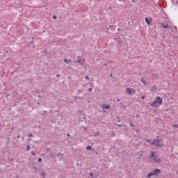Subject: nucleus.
I'll return each mask as SVG.
<instances>
[{"label":"nucleus","mask_w":178,"mask_h":178,"mask_svg":"<svg viewBox=\"0 0 178 178\" xmlns=\"http://www.w3.org/2000/svg\"><path fill=\"white\" fill-rule=\"evenodd\" d=\"M161 173V170L160 169H155L152 170L150 173L147 175V178H151L152 176H158Z\"/></svg>","instance_id":"obj_4"},{"label":"nucleus","mask_w":178,"mask_h":178,"mask_svg":"<svg viewBox=\"0 0 178 178\" xmlns=\"http://www.w3.org/2000/svg\"><path fill=\"white\" fill-rule=\"evenodd\" d=\"M38 98H41V95H38Z\"/></svg>","instance_id":"obj_41"},{"label":"nucleus","mask_w":178,"mask_h":178,"mask_svg":"<svg viewBox=\"0 0 178 178\" xmlns=\"http://www.w3.org/2000/svg\"><path fill=\"white\" fill-rule=\"evenodd\" d=\"M64 62H65V63L69 64V63H70V62H72V60H70V59H69V60H67V59H64Z\"/></svg>","instance_id":"obj_12"},{"label":"nucleus","mask_w":178,"mask_h":178,"mask_svg":"<svg viewBox=\"0 0 178 178\" xmlns=\"http://www.w3.org/2000/svg\"><path fill=\"white\" fill-rule=\"evenodd\" d=\"M22 140L23 141H24V136H22Z\"/></svg>","instance_id":"obj_40"},{"label":"nucleus","mask_w":178,"mask_h":178,"mask_svg":"<svg viewBox=\"0 0 178 178\" xmlns=\"http://www.w3.org/2000/svg\"><path fill=\"white\" fill-rule=\"evenodd\" d=\"M152 76H153V79H154V80H158L159 79V75L158 74H152Z\"/></svg>","instance_id":"obj_8"},{"label":"nucleus","mask_w":178,"mask_h":178,"mask_svg":"<svg viewBox=\"0 0 178 178\" xmlns=\"http://www.w3.org/2000/svg\"><path fill=\"white\" fill-rule=\"evenodd\" d=\"M85 79H86V80H90V77H89L88 76H85Z\"/></svg>","instance_id":"obj_24"},{"label":"nucleus","mask_w":178,"mask_h":178,"mask_svg":"<svg viewBox=\"0 0 178 178\" xmlns=\"http://www.w3.org/2000/svg\"><path fill=\"white\" fill-rule=\"evenodd\" d=\"M156 90H158V88H156V86H154L152 88V91H154V92L156 91Z\"/></svg>","instance_id":"obj_13"},{"label":"nucleus","mask_w":178,"mask_h":178,"mask_svg":"<svg viewBox=\"0 0 178 178\" xmlns=\"http://www.w3.org/2000/svg\"><path fill=\"white\" fill-rule=\"evenodd\" d=\"M59 76H60L59 74H57V75H56V77H59Z\"/></svg>","instance_id":"obj_42"},{"label":"nucleus","mask_w":178,"mask_h":178,"mask_svg":"<svg viewBox=\"0 0 178 178\" xmlns=\"http://www.w3.org/2000/svg\"><path fill=\"white\" fill-rule=\"evenodd\" d=\"M47 152H48L51 151V149L47 148Z\"/></svg>","instance_id":"obj_34"},{"label":"nucleus","mask_w":178,"mask_h":178,"mask_svg":"<svg viewBox=\"0 0 178 178\" xmlns=\"http://www.w3.org/2000/svg\"><path fill=\"white\" fill-rule=\"evenodd\" d=\"M117 101H118V102H119L120 101V99H117Z\"/></svg>","instance_id":"obj_38"},{"label":"nucleus","mask_w":178,"mask_h":178,"mask_svg":"<svg viewBox=\"0 0 178 178\" xmlns=\"http://www.w3.org/2000/svg\"><path fill=\"white\" fill-rule=\"evenodd\" d=\"M113 81H114V82L118 81V79H116V78L114 77V78L113 79Z\"/></svg>","instance_id":"obj_21"},{"label":"nucleus","mask_w":178,"mask_h":178,"mask_svg":"<svg viewBox=\"0 0 178 178\" xmlns=\"http://www.w3.org/2000/svg\"><path fill=\"white\" fill-rule=\"evenodd\" d=\"M83 97H74V101H77L78 99H83Z\"/></svg>","instance_id":"obj_11"},{"label":"nucleus","mask_w":178,"mask_h":178,"mask_svg":"<svg viewBox=\"0 0 178 178\" xmlns=\"http://www.w3.org/2000/svg\"><path fill=\"white\" fill-rule=\"evenodd\" d=\"M90 176H94V174L92 172H91Z\"/></svg>","instance_id":"obj_35"},{"label":"nucleus","mask_w":178,"mask_h":178,"mask_svg":"<svg viewBox=\"0 0 178 178\" xmlns=\"http://www.w3.org/2000/svg\"><path fill=\"white\" fill-rule=\"evenodd\" d=\"M172 127H177V128H178V124H172Z\"/></svg>","instance_id":"obj_20"},{"label":"nucleus","mask_w":178,"mask_h":178,"mask_svg":"<svg viewBox=\"0 0 178 178\" xmlns=\"http://www.w3.org/2000/svg\"><path fill=\"white\" fill-rule=\"evenodd\" d=\"M113 75L112 74H110V77H113Z\"/></svg>","instance_id":"obj_37"},{"label":"nucleus","mask_w":178,"mask_h":178,"mask_svg":"<svg viewBox=\"0 0 178 178\" xmlns=\"http://www.w3.org/2000/svg\"><path fill=\"white\" fill-rule=\"evenodd\" d=\"M29 137H33V134H30L29 135Z\"/></svg>","instance_id":"obj_33"},{"label":"nucleus","mask_w":178,"mask_h":178,"mask_svg":"<svg viewBox=\"0 0 178 178\" xmlns=\"http://www.w3.org/2000/svg\"><path fill=\"white\" fill-rule=\"evenodd\" d=\"M115 136H116V135L115 134V133H112L111 135V137H115Z\"/></svg>","instance_id":"obj_23"},{"label":"nucleus","mask_w":178,"mask_h":178,"mask_svg":"<svg viewBox=\"0 0 178 178\" xmlns=\"http://www.w3.org/2000/svg\"><path fill=\"white\" fill-rule=\"evenodd\" d=\"M129 124H130V126H131L132 127H134V124H133V123L129 122Z\"/></svg>","instance_id":"obj_27"},{"label":"nucleus","mask_w":178,"mask_h":178,"mask_svg":"<svg viewBox=\"0 0 178 178\" xmlns=\"http://www.w3.org/2000/svg\"><path fill=\"white\" fill-rule=\"evenodd\" d=\"M136 117H140V115H136Z\"/></svg>","instance_id":"obj_44"},{"label":"nucleus","mask_w":178,"mask_h":178,"mask_svg":"<svg viewBox=\"0 0 178 178\" xmlns=\"http://www.w3.org/2000/svg\"><path fill=\"white\" fill-rule=\"evenodd\" d=\"M11 161L13 162V159H11Z\"/></svg>","instance_id":"obj_45"},{"label":"nucleus","mask_w":178,"mask_h":178,"mask_svg":"<svg viewBox=\"0 0 178 178\" xmlns=\"http://www.w3.org/2000/svg\"><path fill=\"white\" fill-rule=\"evenodd\" d=\"M30 145H28L27 147H26V151H30Z\"/></svg>","instance_id":"obj_19"},{"label":"nucleus","mask_w":178,"mask_h":178,"mask_svg":"<svg viewBox=\"0 0 178 178\" xmlns=\"http://www.w3.org/2000/svg\"><path fill=\"white\" fill-rule=\"evenodd\" d=\"M145 22L147 24H151V23H152V19L145 17Z\"/></svg>","instance_id":"obj_7"},{"label":"nucleus","mask_w":178,"mask_h":178,"mask_svg":"<svg viewBox=\"0 0 178 178\" xmlns=\"http://www.w3.org/2000/svg\"><path fill=\"white\" fill-rule=\"evenodd\" d=\"M60 156H63V154H62V153H60V154H57V156H60Z\"/></svg>","instance_id":"obj_22"},{"label":"nucleus","mask_w":178,"mask_h":178,"mask_svg":"<svg viewBox=\"0 0 178 178\" xmlns=\"http://www.w3.org/2000/svg\"><path fill=\"white\" fill-rule=\"evenodd\" d=\"M118 122H120V120H118Z\"/></svg>","instance_id":"obj_47"},{"label":"nucleus","mask_w":178,"mask_h":178,"mask_svg":"<svg viewBox=\"0 0 178 178\" xmlns=\"http://www.w3.org/2000/svg\"><path fill=\"white\" fill-rule=\"evenodd\" d=\"M149 159L150 162H154V163H160L161 159L156 156V152H151L150 155L149 156Z\"/></svg>","instance_id":"obj_1"},{"label":"nucleus","mask_w":178,"mask_h":178,"mask_svg":"<svg viewBox=\"0 0 178 178\" xmlns=\"http://www.w3.org/2000/svg\"><path fill=\"white\" fill-rule=\"evenodd\" d=\"M162 26L163 29H169V25H165L163 23L160 24Z\"/></svg>","instance_id":"obj_9"},{"label":"nucleus","mask_w":178,"mask_h":178,"mask_svg":"<svg viewBox=\"0 0 178 178\" xmlns=\"http://www.w3.org/2000/svg\"><path fill=\"white\" fill-rule=\"evenodd\" d=\"M78 60L75 61V63H81V58H80V56H77Z\"/></svg>","instance_id":"obj_10"},{"label":"nucleus","mask_w":178,"mask_h":178,"mask_svg":"<svg viewBox=\"0 0 178 178\" xmlns=\"http://www.w3.org/2000/svg\"><path fill=\"white\" fill-rule=\"evenodd\" d=\"M149 145H156V147H158L159 148H162V147H163L162 141L159 139L152 140V142L149 143Z\"/></svg>","instance_id":"obj_3"},{"label":"nucleus","mask_w":178,"mask_h":178,"mask_svg":"<svg viewBox=\"0 0 178 178\" xmlns=\"http://www.w3.org/2000/svg\"><path fill=\"white\" fill-rule=\"evenodd\" d=\"M141 99H145V96H142V97H141Z\"/></svg>","instance_id":"obj_32"},{"label":"nucleus","mask_w":178,"mask_h":178,"mask_svg":"<svg viewBox=\"0 0 178 178\" xmlns=\"http://www.w3.org/2000/svg\"><path fill=\"white\" fill-rule=\"evenodd\" d=\"M31 155H33V156H35V152H34L33 151L31 152Z\"/></svg>","instance_id":"obj_18"},{"label":"nucleus","mask_w":178,"mask_h":178,"mask_svg":"<svg viewBox=\"0 0 178 178\" xmlns=\"http://www.w3.org/2000/svg\"><path fill=\"white\" fill-rule=\"evenodd\" d=\"M86 149H87L88 151H91V150L92 149V147L89 145V146L86 147Z\"/></svg>","instance_id":"obj_15"},{"label":"nucleus","mask_w":178,"mask_h":178,"mask_svg":"<svg viewBox=\"0 0 178 178\" xmlns=\"http://www.w3.org/2000/svg\"><path fill=\"white\" fill-rule=\"evenodd\" d=\"M77 92H79V94H80L81 92H83V91H82V90H77Z\"/></svg>","instance_id":"obj_29"},{"label":"nucleus","mask_w":178,"mask_h":178,"mask_svg":"<svg viewBox=\"0 0 178 178\" xmlns=\"http://www.w3.org/2000/svg\"><path fill=\"white\" fill-rule=\"evenodd\" d=\"M88 91H90V92L92 91V88H90L88 89Z\"/></svg>","instance_id":"obj_31"},{"label":"nucleus","mask_w":178,"mask_h":178,"mask_svg":"<svg viewBox=\"0 0 178 178\" xmlns=\"http://www.w3.org/2000/svg\"><path fill=\"white\" fill-rule=\"evenodd\" d=\"M95 137H97V136H99V131H97L95 134H94Z\"/></svg>","instance_id":"obj_17"},{"label":"nucleus","mask_w":178,"mask_h":178,"mask_svg":"<svg viewBox=\"0 0 178 178\" xmlns=\"http://www.w3.org/2000/svg\"><path fill=\"white\" fill-rule=\"evenodd\" d=\"M145 141H146V143H151V140H147V139H145Z\"/></svg>","instance_id":"obj_26"},{"label":"nucleus","mask_w":178,"mask_h":178,"mask_svg":"<svg viewBox=\"0 0 178 178\" xmlns=\"http://www.w3.org/2000/svg\"><path fill=\"white\" fill-rule=\"evenodd\" d=\"M41 176H42V177H45L47 176V173H45L44 172H42L41 173Z\"/></svg>","instance_id":"obj_16"},{"label":"nucleus","mask_w":178,"mask_h":178,"mask_svg":"<svg viewBox=\"0 0 178 178\" xmlns=\"http://www.w3.org/2000/svg\"><path fill=\"white\" fill-rule=\"evenodd\" d=\"M102 108L103 109H111V106L109 104H103V105L102 106Z\"/></svg>","instance_id":"obj_6"},{"label":"nucleus","mask_w":178,"mask_h":178,"mask_svg":"<svg viewBox=\"0 0 178 178\" xmlns=\"http://www.w3.org/2000/svg\"><path fill=\"white\" fill-rule=\"evenodd\" d=\"M53 19H54V20L56 19H57L56 15H54V16H53Z\"/></svg>","instance_id":"obj_28"},{"label":"nucleus","mask_w":178,"mask_h":178,"mask_svg":"<svg viewBox=\"0 0 178 178\" xmlns=\"http://www.w3.org/2000/svg\"><path fill=\"white\" fill-rule=\"evenodd\" d=\"M38 105H40V102L38 103Z\"/></svg>","instance_id":"obj_46"},{"label":"nucleus","mask_w":178,"mask_h":178,"mask_svg":"<svg viewBox=\"0 0 178 178\" xmlns=\"http://www.w3.org/2000/svg\"><path fill=\"white\" fill-rule=\"evenodd\" d=\"M104 66H108V63H105V64H104Z\"/></svg>","instance_id":"obj_36"},{"label":"nucleus","mask_w":178,"mask_h":178,"mask_svg":"<svg viewBox=\"0 0 178 178\" xmlns=\"http://www.w3.org/2000/svg\"><path fill=\"white\" fill-rule=\"evenodd\" d=\"M163 102V99L161 97L158 96V97H155V99L154 100V102L152 104H150V105H151L152 108H154V106L158 107V106H161V105H162Z\"/></svg>","instance_id":"obj_2"},{"label":"nucleus","mask_w":178,"mask_h":178,"mask_svg":"<svg viewBox=\"0 0 178 178\" xmlns=\"http://www.w3.org/2000/svg\"><path fill=\"white\" fill-rule=\"evenodd\" d=\"M132 2H134V0H133Z\"/></svg>","instance_id":"obj_48"},{"label":"nucleus","mask_w":178,"mask_h":178,"mask_svg":"<svg viewBox=\"0 0 178 178\" xmlns=\"http://www.w3.org/2000/svg\"><path fill=\"white\" fill-rule=\"evenodd\" d=\"M141 82L144 84V86H147V82H145L144 78H141Z\"/></svg>","instance_id":"obj_14"},{"label":"nucleus","mask_w":178,"mask_h":178,"mask_svg":"<svg viewBox=\"0 0 178 178\" xmlns=\"http://www.w3.org/2000/svg\"><path fill=\"white\" fill-rule=\"evenodd\" d=\"M67 136H68L69 137L70 136V134H67Z\"/></svg>","instance_id":"obj_43"},{"label":"nucleus","mask_w":178,"mask_h":178,"mask_svg":"<svg viewBox=\"0 0 178 178\" xmlns=\"http://www.w3.org/2000/svg\"><path fill=\"white\" fill-rule=\"evenodd\" d=\"M1 122H0V126H1Z\"/></svg>","instance_id":"obj_49"},{"label":"nucleus","mask_w":178,"mask_h":178,"mask_svg":"<svg viewBox=\"0 0 178 178\" xmlns=\"http://www.w3.org/2000/svg\"><path fill=\"white\" fill-rule=\"evenodd\" d=\"M38 161V162H42V159L39 158Z\"/></svg>","instance_id":"obj_25"},{"label":"nucleus","mask_w":178,"mask_h":178,"mask_svg":"<svg viewBox=\"0 0 178 178\" xmlns=\"http://www.w3.org/2000/svg\"><path fill=\"white\" fill-rule=\"evenodd\" d=\"M118 127H122L123 125L120 124H118Z\"/></svg>","instance_id":"obj_30"},{"label":"nucleus","mask_w":178,"mask_h":178,"mask_svg":"<svg viewBox=\"0 0 178 178\" xmlns=\"http://www.w3.org/2000/svg\"><path fill=\"white\" fill-rule=\"evenodd\" d=\"M126 92L127 94H129V95H131V94H136V90H134L133 88H127L126 89Z\"/></svg>","instance_id":"obj_5"},{"label":"nucleus","mask_w":178,"mask_h":178,"mask_svg":"<svg viewBox=\"0 0 178 178\" xmlns=\"http://www.w3.org/2000/svg\"><path fill=\"white\" fill-rule=\"evenodd\" d=\"M17 138H20V136H17Z\"/></svg>","instance_id":"obj_39"}]
</instances>
